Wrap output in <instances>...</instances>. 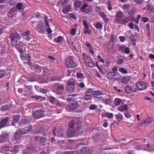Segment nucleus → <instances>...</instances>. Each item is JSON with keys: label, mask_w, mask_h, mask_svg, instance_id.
Returning a JSON list of instances; mask_svg holds the SVG:
<instances>
[{"label": "nucleus", "mask_w": 154, "mask_h": 154, "mask_svg": "<svg viewBox=\"0 0 154 154\" xmlns=\"http://www.w3.org/2000/svg\"><path fill=\"white\" fill-rule=\"evenodd\" d=\"M10 38L12 46L19 48L20 44L22 43L20 41V38L19 34L17 33H13L11 35Z\"/></svg>", "instance_id": "nucleus-1"}, {"label": "nucleus", "mask_w": 154, "mask_h": 154, "mask_svg": "<svg viewBox=\"0 0 154 154\" xmlns=\"http://www.w3.org/2000/svg\"><path fill=\"white\" fill-rule=\"evenodd\" d=\"M74 122L72 120L71 122L69 124V128L67 132V136L68 137H73L75 136L76 133L74 128Z\"/></svg>", "instance_id": "nucleus-2"}, {"label": "nucleus", "mask_w": 154, "mask_h": 154, "mask_svg": "<svg viewBox=\"0 0 154 154\" xmlns=\"http://www.w3.org/2000/svg\"><path fill=\"white\" fill-rule=\"evenodd\" d=\"M65 62L68 68H73L77 66V64L72 57L66 58Z\"/></svg>", "instance_id": "nucleus-3"}, {"label": "nucleus", "mask_w": 154, "mask_h": 154, "mask_svg": "<svg viewBox=\"0 0 154 154\" xmlns=\"http://www.w3.org/2000/svg\"><path fill=\"white\" fill-rule=\"evenodd\" d=\"M54 88L55 92L58 94H62L64 90V88L63 85L56 84L54 86Z\"/></svg>", "instance_id": "nucleus-4"}, {"label": "nucleus", "mask_w": 154, "mask_h": 154, "mask_svg": "<svg viewBox=\"0 0 154 154\" xmlns=\"http://www.w3.org/2000/svg\"><path fill=\"white\" fill-rule=\"evenodd\" d=\"M32 128V126H27L23 128H20L19 132L21 134H25L29 133Z\"/></svg>", "instance_id": "nucleus-5"}, {"label": "nucleus", "mask_w": 154, "mask_h": 154, "mask_svg": "<svg viewBox=\"0 0 154 154\" xmlns=\"http://www.w3.org/2000/svg\"><path fill=\"white\" fill-rule=\"evenodd\" d=\"M107 77L109 79H111L118 81L121 78L120 75L117 72H109L107 73Z\"/></svg>", "instance_id": "nucleus-6"}, {"label": "nucleus", "mask_w": 154, "mask_h": 154, "mask_svg": "<svg viewBox=\"0 0 154 154\" xmlns=\"http://www.w3.org/2000/svg\"><path fill=\"white\" fill-rule=\"evenodd\" d=\"M67 91L70 93L73 92L75 88L74 82L69 80L67 82Z\"/></svg>", "instance_id": "nucleus-7"}, {"label": "nucleus", "mask_w": 154, "mask_h": 154, "mask_svg": "<svg viewBox=\"0 0 154 154\" xmlns=\"http://www.w3.org/2000/svg\"><path fill=\"white\" fill-rule=\"evenodd\" d=\"M78 106L79 104L77 102H74L67 105L66 109L67 111H71L72 110L76 109Z\"/></svg>", "instance_id": "nucleus-8"}, {"label": "nucleus", "mask_w": 154, "mask_h": 154, "mask_svg": "<svg viewBox=\"0 0 154 154\" xmlns=\"http://www.w3.org/2000/svg\"><path fill=\"white\" fill-rule=\"evenodd\" d=\"M44 112L43 110H37L33 112V114L34 118L39 119L44 116Z\"/></svg>", "instance_id": "nucleus-9"}, {"label": "nucleus", "mask_w": 154, "mask_h": 154, "mask_svg": "<svg viewBox=\"0 0 154 154\" xmlns=\"http://www.w3.org/2000/svg\"><path fill=\"white\" fill-rule=\"evenodd\" d=\"M136 86L140 90H142L146 89L147 84L145 82H140L137 83Z\"/></svg>", "instance_id": "nucleus-10"}, {"label": "nucleus", "mask_w": 154, "mask_h": 154, "mask_svg": "<svg viewBox=\"0 0 154 154\" xmlns=\"http://www.w3.org/2000/svg\"><path fill=\"white\" fill-rule=\"evenodd\" d=\"M153 121V119L150 117H147L145 119L141 122V125L143 126H146L148 125L151 123Z\"/></svg>", "instance_id": "nucleus-11"}, {"label": "nucleus", "mask_w": 154, "mask_h": 154, "mask_svg": "<svg viewBox=\"0 0 154 154\" xmlns=\"http://www.w3.org/2000/svg\"><path fill=\"white\" fill-rule=\"evenodd\" d=\"M9 138V135L6 133H3L0 135V143H3L7 140Z\"/></svg>", "instance_id": "nucleus-12"}, {"label": "nucleus", "mask_w": 154, "mask_h": 154, "mask_svg": "<svg viewBox=\"0 0 154 154\" xmlns=\"http://www.w3.org/2000/svg\"><path fill=\"white\" fill-rule=\"evenodd\" d=\"M9 118L7 117L2 119L0 122V128L6 127L7 126Z\"/></svg>", "instance_id": "nucleus-13"}, {"label": "nucleus", "mask_w": 154, "mask_h": 154, "mask_svg": "<svg viewBox=\"0 0 154 154\" xmlns=\"http://www.w3.org/2000/svg\"><path fill=\"white\" fill-rule=\"evenodd\" d=\"M37 30L39 33H43L45 32V29L43 26V24H39L36 27Z\"/></svg>", "instance_id": "nucleus-14"}, {"label": "nucleus", "mask_w": 154, "mask_h": 154, "mask_svg": "<svg viewBox=\"0 0 154 154\" xmlns=\"http://www.w3.org/2000/svg\"><path fill=\"white\" fill-rule=\"evenodd\" d=\"M119 50L122 51L123 52L125 53L126 54H128L130 53V50L129 48L125 47L124 46H121L119 48Z\"/></svg>", "instance_id": "nucleus-15"}, {"label": "nucleus", "mask_w": 154, "mask_h": 154, "mask_svg": "<svg viewBox=\"0 0 154 154\" xmlns=\"http://www.w3.org/2000/svg\"><path fill=\"white\" fill-rule=\"evenodd\" d=\"M20 116L18 115H14L13 116V121L12 123V125H15V123L18 122L20 120Z\"/></svg>", "instance_id": "nucleus-16"}, {"label": "nucleus", "mask_w": 154, "mask_h": 154, "mask_svg": "<svg viewBox=\"0 0 154 154\" xmlns=\"http://www.w3.org/2000/svg\"><path fill=\"white\" fill-rule=\"evenodd\" d=\"M102 95V92L101 91H95L93 93V97L94 98H100V95Z\"/></svg>", "instance_id": "nucleus-17"}, {"label": "nucleus", "mask_w": 154, "mask_h": 154, "mask_svg": "<svg viewBox=\"0 0 154 154\" xmlns=\"http://www.w3.org/2000/svg\"><path fill=\"white\" fill-rule=\"evenodd\" d=\"M88 60L86 63L85 64L88 66L92 68L95 66V64L91 59Z\"/></svg>", "instance_id": "nucleus-18"}, {"label": "nucleus", "mask_w": 154, "mask_h": 154, "mask_svg": "<svg viewBox=\"0 0 154 154\" xmlns=\"http://www.w3.org/2000/svg\"><path fill=\"white\" fill-rule=\"evenodd\" d=\"M71 10V7L69 5H67L65 6L63 10V12L64 14H66L68 12L70 11Z\"/></svg>", "instance_id": "nucleus-19"}, {"label": "nucleus", "mask_w": 154, "mask_h": 154, "mask_svg": "<svg viewBox=\"0 0 154 154\" xmlns=\"http://www.w3.org/2000/svg\"><path fill=\"white\" fill-rule=\"evenodd\" d=\"M11 106L10 105H6L2 106L0 108V110L2 111H6L11 108Z\"/></svg>", "instance_id": "nucleus-20"}, {"label": "nucleus", "mask_w": 154, "mask_h": 154, "mask_svg": "<svg viewBox=\"0 0 154 154\" xmlns=\"http://www.w3.org/2000/svg\"><path fill=\"white\" fill-rule=\"evenodd\" d=\"M109 98H106L102 100L103 102L105 103L106 104H109L111 103V100L112 98H111V96L110 95H108Z\"/></svg>", "instance_id": "nucleus-21"}, {"label": "nucleus", "mask_w": 154, "mask_h": 154, "mask_svg": "<svg viewBox=\"0 0 154 154\" xmlns=\"http://www.w3.org/2000/svg\"><path fill=\"white\" fill-rule=\"evenodd\" d=\"M92 139L96 142H98L101 140V137L97 134H96L92 137Z\"/></svg>", "instance_id": "nucleus-22"}, {"label": "nucleus", "mask_w": 154, "mask_h": 154, "mask_svg": "<svg viewBox=\"0 0 154 154\" xmlns=\"http://www.w3.org/2000/svg\"><path fill=\"white\" fill-rule=\"evenodd\" d=\"M128 23V18L127 17L121 19L119 21V23L125 24Z\"/></svg>", "instance_id": "nucleus-23"}, {"label": "nucleus", "mask_w": 154, "mask_h": 154, "mask_svg": "<svg viewBox=\"0 0 154 154\" xmlns=\"http://www.w3.org/2000/svg\"><path fill=\"white\" fill-rule=\"evenodd\" d=\"M20 57L23 60H26L28 62L30 61L31 60V57L29 55H27L25 56L21 55Z\"/></svg>", "instance_id": "nucleus-24"}, {"label": "nucleus", "mask_w": 154, "mask_h": 154, "mask_svg": "<svg viewBox=\"0 0 154 154\" xmlns=\"http://www.w3.org/2000/svg\"><path fill=\"white\" fill-rule=\"evenodd\" d=\"M123 13L119 11L116 14V22H117L119 21V18H122L123 16Z\"/></svg>", "instance_id": "nucleus-25"}, {"label": "nucleus", "mask_w": 154, "mask_h": 154, "mask_svg": "<svg viewBox=\"0 0 154 154\" xmlns=\"http://www.w3.org/2000/svg\"><path fill=\"white\" fill-rule=\"evenodd\" d=\"M82 58L85 63H86L90 59L89 57L85 53L82 54Z\"/></svg>", "instance_id": "nucleus-26"}, {"label": "nucleus", "mask_w": 154, "mask_h": 154, "mask_svg": "<svg viewBox=\"0 0 154 154\" xmlns=\"http://www.w3.org/2000/svg\"><path fill=\"white\" fill-rule=\"evenodd\" d=\"M57 136L58 137H64V134L63 133V129L60 128L57 131Z\"/></svg>", "instance_id": "nucleus-27"}, {"label": "nucleus", "mask_w": 154, "mask_h": 154, "mask_svg": "<svg viewBox=\"0 0 154 154\" xmlns=\"http://www.w3.org/2000/svg\"><path fill=\"white\" fill-rule=\"evenodd\" d=\"M99 14V15L103 18V19L104 20L105 22H108V20L105 14L102 11L100 12Z\"/></svg>", "instance_id": "nucleus-28"}, {"label": "nucleus", "mask_w": 154, "mask_h": 154, "mask_svg": "<svg viewBox=\"0 0 154 154\" xmlns=\"http://www.w3.org/2000/svg\"><path fill=\"white\" fill-rule=\"evenodd\" d=\"M19 150V147L18 146H16L12 149L11 152L14 154H15Z\"/></svg>", "instance_id": "nucleus-29"}, {"label": "nucleus", "mask_w": 154, "mask_h": 154, "mask_svg": "<svg viewBox=\"0 0 154 154\" xmlns=\"http://www.w3.org/2000/svg\"><path fill=\"white\" fill-rule=\"evenodd\" d=\"M12 148V146H10L4 145L2 147V150L6 152L9 151Z\"/></svg>", "instance_id": "nucleus-30"}, {"label": "nucleus", "mask_w": 154, "mask_h": 154, "mask_svg": "<svg viewBox=\"0 0 154 154\" xmlns=\"http://www.w3.org/2000/svg\"><path fill=\"white\" fill-rule=\"evenodd\" d=\"M127 106L126 104L125 105L122 107H119L118 109L121 112L125 111L127 110Z\"/></svg>", "instance_id": "nucleus-31"}, {"label": "nucleus", "mask_w": 154, "mask_h": 154, "mask_svg": "<svg viewBox=\"0 0 154 154\" xmlns=\"http://www.w3.org/2000/svg\"><path fill=\"white\" fill-rule=\"evenodd\" d=\"M122 101L121 99L118 98H116L114 101V103L116 106L119 105Z\"/></svg>", "instance_id": "nucleus-32"}, {"label": "nucleus", "mask_w": 154, "mask_h": 154, "mask_svg": "<svg viewBox=\"0 0 154 154\" xmlns=\"http://www.w3.org/2000/svg\"><path fill=\"white\" fill-rule=\"evenodd\" d=\"M48 99L49 100V101L51 103L54 104L56 100H57L54 97L50 96L49 97Z\"/></svg>", "instance_id": "nucleus-33"}, {"label": "nucleus", "mask_w": 154, "mask_h": 154, "mask_svg": "<svg viewBox=\"0 0 154 154\" xmlns=\"http://www.w3.org/2000/svg\"><path fill=\"white\" fill-rule=\"evenodd\" d=\"M25 39L28 41H29L30 42H32L34 41L32 36L31 35H30L26 37H25Z\"/></svg>", "instance_id": "nucleus-34"}, {"label": "nucleus", "mask_w": 154, "mask_h": 154, "mask_svg": "<svg viewBox=\"0 0 154 154\" xmlns=\"http://www.w3.org/2000/svg\"><path fill=\"white\" fill-rule=\"evenodd\" d=\"M129 80V77L128 76H124L122 79V82L123 83H128Z\"/></svg>", "instance_id": "nucleus-35"}, {"label": "nucleus", "mask_w": 154, "mask_h": 154, "mask_svg": "<svg viewBox=\"0 0 154 154\" xmlns=\"http://www.w3.org/2000/svg\"><path fill=\"white\" fill-rule=\"evenodd\" d=\"M88 149L77 150L76 153L78 154H85Z\"/></svg>", "instance_id": "nucleus-36"}, {"label": "nucleus", "mask_w": 154, "mask_h": 154, "mask_svg": "<svg viewBox=\"0 0 154 154\" xmlns=\"http://www.w3.org/2000/svg\"><path fill=\"white\" fill-rule=\"evenodd\" d=\"M116 119L119 122H120L123 119V116L122 115L120 114H116Z\"/></svg>", "instance_id": "nucleus-37"}, {"label": "nucleus", "mask_w": 154, "mask_h": 154, "mask_svg": "<svg viewBox=\"0 0 154 154\" xmlns=\"http://www.w3.org/2000/svg\"><path fill=\"white\" fill-rule=\"evenodd\" d=\"M82 3L81 1L79 0L75 1V7L79 8L81 5Z\"/></svg>", "instance_id": "nucleus-38"}, {"label": "nucleus", "mask_w": 154, "mask_h": 154, "mask_svg": "<svg viewBox=\"0 0 154 154\" xmlns=\"http://www.w3.org/2000/svg\"><path fill=\"white\" fill-rule=\"evenodd\" d=\"M20 134H21L19 132V131H16L14 137L15 139L16 140H18L21 137Z\"/></svg>", "instance_id": "nucleus-39"}, {"label": "nucleus", "mask_w": 154, "mask_h": 154, "mask_svg": "<svg viewBox=\"0 0 154 154\" xmlns=\"http://www.w3.org/2000/svg\"><path fill=\"white\" fill-rule=\"evenodd\" d=\"M132 91V88L130 86H127L125 87V92L128 94H130Z\"/></svg>", "instance_id": "nucleus-40"}, {"label": "nucleus", "mask_w": 154, "mask_h": 154, "mask_svg": "<svg viewBox=\"0 0 154 154\" xmlns=\"http://www.w3.org/2000/svg\"><path fill=\"white\" fill-rule=\"evenodd\" d=\"M93 90L92 89L90 88L86 91L85 93V94H90V96L93 95Z\"/></svg>", "instance_id": "nucleus-41"}, {"label": "nucleus", "mask_w": 154, "mask_h": 154, "mask_svg": "<svg viewBox=\"0 0 154 154\" xmlns=\"http://www.w3.org/2000/svg\"><path fill=\"white\" fill-rule=\"evenodd\" d=\"M97 66L98 67V69L99 70L100 72L102 74H104L106 72V70L104 68H102L100 66H99L97 64Z\"/></svg>", "instance_id": "nucleus-42"}, {"label": "nucleus", "mask_w": 154, "mask_h": 154, "mask_svg": "<svg viewBox=\"0 0 154 154\" xmlns=\"http://www.w3.org/2000/svg\"><path fill=\"white\" fill-rule=\"evenodd\" d=\"M46 139L45 138L43 137H42L40 139V143L42 145H45V143Z\"/></svg>", "instance_id": "nucleus-43"}, {"label": "nucleus", "mask_w": 154, "mask_h": 154, "mask_svg": "<svg viewBox=\"0 0 154 154\" xmlns=\"http://www.w3.org/2000/svg\"><path fill=\"white\" fill-rule=\"evenodd\" d=\"M54 104L56 105L57 107H60L62 106V105L61 103L58 100H56Z\"/></svg>", "instance_id": "nucleus-44"}, {"label": "nucleus", "mask_w": 154, "mask_h": 154, "mask_svg": "<svg viewBox=\"0 0 154 154\" xmlns=\"http://www.w3.org/2000/svg\"><path fill=\"white\" fill-rule=\"evenodd\" d=\"M30 120L26 119H23L21 122V123L20 124V125H22V124L24 125H27L29 122Z\"/></svg>", "instance_id": "nucleus-45"}, {"label": "nucleus", "mask_w": 154, "mask_h": 154, "mask_svg": "<svg viewBox=\"0 0 154 154\" xmlns=\"http://www.w3.org/2000/svg\"><path fill=\"white\" fill-rule=\"evenodd\" d=\"M23 43L20 44V46L19 48H16L18 50L19 52L20 53V54L22 55V54H23V49L21 48V47L23 45Z\"/></svg>", "instance_id": "nucleus-46"}, {"label": "nucleus", "mask_w": 154, "mask_h": 154, "mask_svg": "<svg viewBox=\"0 0 154 154\" xmlns=\"http://www.w3.org/2000/svg\"><path fill=\"white\" fill-rule=\"evenodd\" d=\"M95 27L97 29H102L103 26L101 23L98 22L96 24Z\"/></svg>", "instance_id": "nucleus-47"}, {"label": "nucleus", "mask_w": 154, "mask_h": 154, "mask_svg": "<svg viewBox=\"0 0 154 154\" xmlns=\"http://www.w3.org/2000/svg\"><path fill=\"white\" fill-rule=\"evenodd\" d=\"M77 77L79 79H82L84 78L83 74L81 73L77 72L76 73Z\"/></svg>", "instance_id": "nucleus-48"}, {"label": "nucleus", "mask_w": 154, "mask_h": 154, "mask_svg": "<svg viewBox=\"0 0 154 154\" xmlns=\"http://www.w3.org/2000/svg\"><path fill=\"white\" fill-rule=\"evenodd\" d=\"M91 96L90 94H85V99L86 100H88L91 99Z\"/></svg>", "instance_id": "nucleus-49"}, {"label": "nucleus", "mask_w": 154, "mask_h": 154, "mask_svg": "<svg viewBox=\"0 0 154 154\" xmlns=\"http://www.w3.org/2000/svg\"><path fill=\"white\" fill-rule=\"evenodd\" d=\"M119 70L123 73H128L127 70L125 69L123 67L120 68Z\"/></svg>", "instance_id": "nucleus-50"}, {"label": "nucleus", "mask_w": 154, "mask_h": 154, "mask_svg": "<svg viewBox=\"0 0 154 154\" xmlns=\"http://www.w3.org/2000/svg\"><path fill=\"white\" fill-rule=\"evenodd\" d=\"M83 25L85 26V28H89V26L87 23V21L84 20L83 22Z\"/></svg>", "instance_id": "nucleus-51"}, {"label": "nucleus", "mask_w": 154, "mask_h": 154, "mask_svg": "<svg viewBox=\"0 0 154 154\" xmlns=\"http://www.w3.org/2000/svg\"><path fill=\"white\" fill-rule=\"evenodd\" d=\"M89 108L90 110H94L97 109V106L96 105L92 104L90 106Z\"/></svg>", "instance_id": "nucleus-52"}, {"label": "nucleus", "mask_w": 154, "mask_h": 154, "mask_svg": "<svg viewBox=\"0 0 154 154\" xmlns=\"http://www.w3.org/2000/svg\"><path fill=\"white\" fill-rule=\"evenodd\" d=\"M5 71L3 69H0V78H1L5 76Z\"/></svg>", "instance_id": "nucleus-53"}, {"label": "nucleus", "mask_w": 154, "mask_h": 154, "mask_svg": "<svg viewBox=\"0 0 154 154\" xmlns=\"http://www.w3.org/2000/svg\"><path fill=\"white\" fill-rule=\"evenodd\" d=\"M23 4L22 3H18L17 4L16 7L19 10L21 9Z\"/></svg>", "instance_id": "nucleus-54"}, {"label": "nucleus", "mask_w": 154, "mask_h": 154, "mask_svg": "<svg viewBox=\"0 0 154 154\" xmlns=\"http://www.w3.org/2000/svg\"><path fill=\"white\" fill-rule=\"evenodd\" d=\"M44 20H45V23L46 26H47L49 27L50 26L48 23V17L47 16H45L44 17Z\"/></svg>", "instance_id": "nucleus-55"}, {"label": "nucleus", "mask_w": 154, "mask_h": 154, "mask_svg": "<svg viewBox=\"0 0 154 154\" xmlns=\"http://www.w3.org/2000/svg\"><path fill=\"white\" fill-rule=\"evenodd\" d=\"M49 91V88L48 87L45 88H42V92L43 93H46Z\"/></svg>", "instance_id": "nucleus-56"}, {"label": "nucleus", "mask_w": 154, "mask_h": 154, "mask_svg": "<svg viewBox=\"0 0 154 154\" xmlns=\"http://www.w3.org/2000/svg\"><path fill=\"white\" fill-rule=\"evenodd\" d=\"M113 114L112 113H109L107 112L106 114V116L108 118H110L112 117Z\"/></svg>", "instance_id": "nucleus-57"}, {"label": "nucleus", "mask_w": 154, "mask_h": 154, "mask_svg": "<svg viewBox=\"0 0 154 154\" xmlns=\"http://www.w3.org/2000/svg\"><path fill=\"white\" fill-rule=\"evenodd\" d=\"M82 11L83 14H85L89 13L90 11L88 8H87L85 9H84Z\"/></svg>", "instance_id": "nucleus-58"}, {"label": "nucleus", "mask_w": 154, "mask_h": 154, "mask_svg": "<svg viewBox=\"0 0 154 154\" xmlns=\"http://www.w3.org/2000/svg\"><path fill=\"white\" fill-rule=\"evenodd\" d=\"M16 9L15 8H11L9 11V14H11L16 11Z\"/></svg>", "instance_id": "nucleus-59"}, {"label": "nucleus", "mask_w": 154, "mask_h": 154, "mask_svg": "<svg viewBox=\"0 0 154 154\" xmlns=\"http://www.w3.org/2000/svg\"><path fill=\"white\" fill-rule=\"evenodd\" d=\"M129 5L125 4L123 6V9L124 10H126L129 9Z\"/></svg>", "instance_id": "nucleus-60"}, {"label": "nucleus", "mask_w": 154, "mask_h": 154, "mask_svg": "<svg viewBox=\"0 0 154 154\" xmlns=\"http://www.w3.org/2000/svg\"><path fill=\"white\" fill-rule=\"evenodd\" d=\"M88 6V5L86 3H85L83 4L82 7L81 8V11L83 10L84 9H85L87 8Z\"/></svg>", "instance_id": "nucleus-61"}, {"label": "nucleus", "mask_w": 154, "mask_h": 154, "mask_svg": "<svg viewBox=\"0 0 154 154\" xmlns=\"http://www.w3.org/2000/svg\"><path fill=\"white\" fill-rule=\"evenodd\" d=\"M146 8H147V9L150 11H152L153 9V6L152 5H147Z\"/></svg>", "instance_id": "nucleus-62"}, {"label": "nucleus", "mask_w": 154, "mask_h": 154, "mask_svg": "<svg viewBox=\"0 0 154 154\" xmlns=\"http://www.w3.org/2000/svg\"><path fill=\"white\" fill-rule=\"evenodd\" d=\"M84 32L86 34H90L91 33V31L88 29L84 28Z\"/></svg>", "instance_id": "nucleus-63"}, {"label": "nucleus", "mask_w": 154, "mask_h": 154, "mask_svg": "<svg viewBox=\"0 0 154 154\" xmlns=\"http://www.w3.org/2000/svg\"><path fill=\"white\" fill-rule=\"evenodd\" d=\"M30 32L29 31H27L23 33L25 37H26L30 35Z\"/></svg>", "instance_id": "nucleus-64"}]
</instances>
